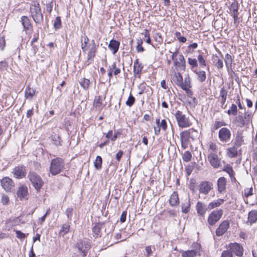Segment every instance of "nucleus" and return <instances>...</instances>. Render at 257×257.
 <instances>
[{"instance_id": "1", "label": "nucleus", "mask_w": 257, "mask_h": 257, "mask_svg": "<svg viewBox=\"0 0 257 257\" xmlns=\"http://www.w3.org/2000/svg\"><path fill=\"white\" fill-rule=\"evenodd\" d=\"M253 114L251 112H245L244 115H238L233 120V123L236 124L239 127L248 125L252 122Z\"/></svg>"}, {"instance_id": "2", "label": "nucleus", "mask_w": 257, "mask_h": 257, "mask_svg": "<svg viewBox=\"0 0 257 257\" xmlns=\"http://www.w3.org/2000/svg\"><path fill=\"white\" fill-rule=\"evenodd\" d=\"M64 166V160L61 158L53 159L50 163V172L52 175L55 176L59 174Z\"/></svg>"}, {"instance_id": "3", "label": "nucleus", "mask_w": 257, "mask_h": 257, "mask_svg": "<svg viewBox=\"0 0 257 257\" xmlns=\"http://www.w3.org/2000/svg\"><path fill=\"white\" fill-rule=\"evenodd\" d=\"M175 119L179 127L185 128L189 127L192 123L189 118L180 110H177L174 114Z\"/></svg>"}, {"instance_id": "4", "label": "nucleus", "mask_w": 257, "mask_h": 257, "mask_svg": "<svg viewBox=\"0 0 257 257\" xmlns=\"http://www.w3.org/2000/svg\"><path fill=\"white\" fill-rule=\"evenodd\" d=\"M31 16L37 24H41L43 21V17L39 3H34L31 7Z\"/></svg>"}, {"instance_id": "5", "label": "nucleus", "mask_w": 257, "mask_h": 257, "mask_svg": "<svg viewBox=\"0 0 257 257\" xmlns=\"http://www.w3.org/2000/svg\"><path fill=\"white\" fill-rule=\"evenodd\" d=\"M28 178L37 190H39L43 184L41 178L35 172H30L28 174Z\"/></svg>"}, {"instance_id": "6", "label": "nucleus", "mask_w": 257, "mask_h": 257, "mask_svg": "<svg viewBox=\"0 0 257 257\" xmlns=\"http://www.w3.org/2000/svg\"><path fill=\"white\" fill-rule=\"evenodd\" d=\"M223 215V210L219 209L213 211L208 216L207 222L210 225L213 226L217 222Z\"/></svg>"}, {"instance_id": "7", "label": "nucleus", "mask_w": 257, "mask_h": 257, "mask_svg": "<svg viewBox=\"0 0 257 257\" xmlns=\"http://www.w3.org/2000/svg\"><path fill=\"white\" fill-rule=\"evenodd\" d=\"M231 137L230 131L227 127L221 128L218 132V138L220 141L226 143L230 141Z\"/></svg>"}, {"instance_id": "8", "label": "nucleus", "mask_w": 257, "mask_h": 257, "mask_svg": "<svg viewBox=\"0 0 257 257\" xmlns=\"http://www.w3.org/2000/svg\"><path fill=\"white\" fill-rule=\"evenodd\" d=\"M228 249L238 257H241L243 253V248L240 244L234 242L230 243L228 246Z\"/></svg>"}, {"instance_id": "9", "label": "nucleus", "mask_w": 257, "mask_h": 257, "mask_svg": "<svg viewBox=\"0 0 257 257\" xmlns=\"http://www.w3.org/2000/svg\"><path fill=\"white\" fill-rule=\"evenodd\" d=\"M76 247L82 255L85 256L90 248V244L87 241L80 240L77 243Z\"/></svg>"}, {"instance_id": "10", "label": "nucleus", "mask_w": 257, "mask_h": 257, "mask_svg": "<svg viewBox=\"0 0 257 257\" xmlns=\"http://www.w3.org/2000/svg\"><path fill=\"white\" fill-rule=\"evenodd\" d=\"M199 193L207 195L213 188V184L208 181H202L198 186Z\"/></svg>"}, {"instance_id": "11", "label": "nucleus", "mask_w": 257, "mask_h": 257, "mask_svg": "<svg viewBox=\"0 0 257 257\" xmlns=\"http://www.w3.org/2000/svg\"><path fill=\"white\" fill-rule=\"evenodd\" d=\"M1 185L3 189L7 191L11 192L14 187L13 181L9 177H5L1 180Z\"/></svg>"}, {"instance_id": "12", "label": "nucleus", "mask_w": 257, "mask_h": 257, "mask_svg": "<svg viewBox=\"0 0 257 257\" xmlns=\"http://www.w3.org/2000/svg\"><path fill=\"white\" fill-rule=\"evenodd\" d=\"M13 173L16 178H23L25 177L26 175V167L23 165L16 166L14 169Z\"/></svg>"}, {"instance_id": "13", "label": "nucleus", "mask_w": 257, "mask_h": 257, "mask_svg": "<svg viewBox=\"0 0 257 257\" xmlns=\"http://www.w3.org/2000/svg\"><path fill=\"white\" fill-rule=\"evenodd\" d=\"M208 160L214 168H218L220 165V160L216 153H210L208 156Z\"/></svg>"}, {"instance_id": "14", "label": "nucleus", "mask_w": 257, "mask_h": 257, "mask_svg": "<svg viewBox=\"0 0 257 257\" xmlns=\"http://www.w3.org/2000/svg\"><path fill=\"white\" fill-rule=\"evenodd\" d=\"M230 223L228 220H226L222 221L218 227L216 229V234L218 236L222 235L224 233L226 232L228 228L229 227Z\"/></svg>"}, {"instance_id": "15", "label": "nucleus", "mask_w": 257, "mask_h": 257, "mask_svg": "<svg viewBox=\"0 0 257 257\" xmlns=\"http://www.w3.org/2000/svg\"><path fill=\"white\" fill-rule=\"evenodd\" d=\"M196 209L197 213L199 216H203L205 214L207 211L209 210V208H208V205H206L203 202L198 201L196 205Z\"/></svg>"}, {"instance_id": "16", "label": "nucleus", "mask_w": 257, "mask_h": 257, "mask_svg": "<svg viewBox=\"0 0 257 257\" xmlns=\"http://www.w3.org/2000/svg\"><path fill=\"white\" fill-rule=\"evenodd\" d=\"M190 139L187 130L183 131L180 133V139L182 148L185 149L188 147Z\"/></svg>"}, {"instance_id": "17", "label": "nucleus", "mask_w": 257, "mask_h": 257, "mask_svg": "<svg viewBox=\"0 0 257 257\" xmlns=\"http://www.w3.org/2000/svg\"><path fill=\"white\" fill-rule=\"evenodd\" d=\"M174 64L176 67H179L183 70L185 69L186 62L182 54L179 55L178 60L176 59L174 61Z\"/></svg>"}, {"instance_id": "18", "label": "nucleus", "mask_w": 257, "mask_h": 257, "mask_svg": "<svg viewBox=\"0 0 257 257\" xmlns=\"http://www.w3.org/2000/svg\"><path fill=\"white\" fill-rule=\"evenodd\" d=\"M119 45L120 43L118 41L113 39L110 41L108 48L113 54H115L119 49Z\"/></svg>"}, {"instance_id": "19", "label": "nucleus", "mask_w": 257, "mask_h": 257, "mask_svg": "<svg viewBox=\"0 0 257 257\" xmlns=\"http://www.w3.org/2000/svg\"><path fill=\"white\" fill-rule=\"evenodd\" d=\"M226 179L223 177H220L217 181L218 191L220 193H222L223 191H225L226 189Z\"/></svg>"}, {"instance_id": "20", "label": "nucleus", "mask_w": 257, "mask_h": 257, "mask_svg": "<svg viewBox=\"0 0 257 257\" xmlns=\"http://www.w3.org/2000/svg\"><path fill=\"white\" fill-rule=\"evenodd\" d=\"M22 24L23 26L24 30L26 32L27 30H29L32 29V26L30 23V20L27 16H23L21 18Z\"/></svg>"}, {"instance_id": "21", "label": "nucleus", "mask_w": 257, "mask_h": 257, "mask_svg": "<svg viewBox=\"0 0 257 257\" xmlns=\"http://www.w3.org/2000/svg\"><path fill=\"white\" fill-rule=\"evenodd\" d=\"M28 193V189L27 187L24 186H21L19 187L18 192L17 195L21 199H22L25 198Z\"/></svg>"}, {"instance_id": "22", "label": "nucleus", "mask_w": 257, "mask_h": 257, "mask_svg": "<svg viewBox=\"0 0 257 257\" xmlns=\"http://www.w3.org/2000/svg\"><path fill=\"white\" fill-rule=\"evenodd\" d=\"M243 137L241 134H237L234 139L233 143L234 146L237 148L240 147L243 143Z\"/></svg>"}, {"instance_id": "23", "label": "nucleus", "mask_w": 257, "mask_h": 257, "mask_svg": "<svg viewBox=\"0 0 257 257\" xmlns=\"http://www.w3.org/2000/svg\"><path fill=\"white\" fill-rule=\"evenodd\" d=\"M194 72L196 74L197 79L199 82H203L205 81V80L206 79V72L204 71L195 70Z\"/></svg>"}, {"instance_id": "24", "label": "nucleus", "mask_w": 257, "mask_h": 257, "mask_svg": "<svg viewBox=\"0 0 257 257\" xmlns=\"http://www.w3.org/2000/svg\"><path fill=\"white\" fill-rule=\"evenodd\" d=\"M238 153L237 148L233 145L232 147L227 149V155L229 158H234L237 156Z\"/></svg>"}, {"instance_id": "25", "label": "nucleus", "mask_w": 257, "mask_h": 257, "mask_svg": "<svg viewBox=\"0 0 257 257\" xmlns=\"http://www.w3.org/2000/svg\"><path fill=\"white\" fill-rule=\"evenodd\" d=\"M170 204L171 206H174L177 204H179V198L178 194L176 192H174L173 194L171 195L170 200Z\"/></svg>"}, {"instance_id": "26", "label": "nucleus", "mask_w": 257, "mask_h": 257, "mask_svg": "<svg viewBox=\"0 0 257 257\" xmlns=\"http://www.w3.org/2000/svg\"><path fill=\"white\" fill-rule=\"evenodd\" d=\"M224 202V200L222 199H218L216 200H215L212 202H210L208 204V208H209V210L213 209L216 207L219 206L221 205Z\"/></svg>"}, {"instance_id": "27", "label": "nucleus", "mask_w": 257, "mask_h": 257, "mask_svg": "<svg viewBox=\"0 0 257 257\" xmlns=\"http://www.w3.org/2000/svg\"><path fill=\"white\" fill-rule=\"evenodd\" d=\"M248 220L250 224L253 223L257 220V210H251L249 212L248 215Z\"/></svg>"}, {"instance_id": "28", "label": "nucleus", "mask_w": 257, "mask_h": 257, "mask_svg": "<svg viewBox=\"0 0 257 257\" xmlns=\"http://www.w3.org/2000/svg\"><path fill=\"white\" fill-rule=\"evenodd\" d=\"M181 256L182 257H194L196 256L197 251L196 249H191L187 251H181Z\"/></svg>"}, {"instance_id": "29", "label": "nucleus", "mask_w": 257, "mask_h": 257, "mask_svg": "<svg viewBox=\"0 0 257 257\" xmlns=\"http://www.w3.org/2000/svg\"><path fill=\"white\" fill-rule=\"evenodd\" d=\"M191 87H192V85H191V78L189 77V75L188 74L186 75V77L185 78L184 82H183V81H182L181 85L180 86V87L182 89H183V88L186 89V88Z\"/></svg>"}, {"instance_id": "30", "label": "nucleus", "mask_w": 257, "mask_h": 257, "mask_svg": "<svg viewBox=\"0 0 257 257\" xmlns=\"http://www.w3.org/2000/svg\"><path fill=\"white\" fill-rule=\"evenodd\" d=\"M173 80L174 83L180 87L182 82L183 81V77H182V75H181L180 73L177 72V73H175Z\"/></svg>"}, {"instance_id": "31", "label": "nucleus", "mask_w": 257, "mask_h": 257, "mask_svg": "<svg viewBox=\"0 0 257 257\" xmlns=\"http://www.w3.org/2000/svg\"><path fill=\"white\" fill-rule=\"evenodd\" d=\"M222 170L223 171L226 172V173H227L228 174V175L230 176V177L231 178V180L232 179H233L234 180L235 179V178L234 177V175H235L234 172L232 168L229 165H227L226 166H225Z\"/></svg>"}, {"instance_id": "32", "label": "nucleus", "mask_w": 257, "mask_h": 257, "mask_svg": "<svg viewBox=\"0 0 257 257\" xmlns=\"http://www.w3.org/2000/svg\"><path fill=\"white\" fill-rule=\"evenodd\" d=\"M35 93V90L34 89L28 86L25 91V97L27 99H31L33 98Z\"/></svg>"}, {"instance_id": "33", "label": "nucleus", "mask_w": 257, "mask_h": 257, "mask_svg": "<svg viewBox=\"0 0 257 257\" xmlns=\"http://www.w3.org/2000/svg\"><path fill=\"white\" fill-rule=\"evenodd\" d=\"M226 125V123L223 121H216L211 127L212 132H215L219 127Z\"/></svg>"}, {"instance_id": "34", "label": "nucleus", "mask_w": 257, "mask_h": 257, "mask_svg": "<svg viewBox=\"0 0 257 257\" xmlns=\"http://www.w3.org/2000/svg\"><path fill=\"white\" fill-rule=\"evenodd\" d=\"M70 230V224L69 223L64 224L59 231V235L64 236Z\"/></svg>"}, {"instance_id": "35", "label": "nucleus", "mask_w": 257, "mask_h": 257, "mask_svg": "<svg viewBox=\"0 0 257 257\" xmlns=\"http://www.w3.org/2000/svg\"><path fill=\"white\" fill-rule=\"evenodd\" d=\"M187 132L188 133L190 138L192 140H195V139H196L199 136V133L198 131L194 128H190L187 130Z\"/></svg>"}, {"instance_id": "36", "label": "nucleus", "mask_w": 257, "mask_h": 257, "mask_svg": "<svg viewBox=\"0 0 257 257\" xmlns=\"http://www.w3.org/2000/svg\"><path fill=\"white\" fill-rule=\"evenodd\" d=\"M224 62L225 66L227 69L228 68H231L233 62V59L232 58L231 56L228 53L226 54L224 58Z\"/></svg>"}, {"instance_id": "37", "label": "nucleus", "mask_w": 257, "mask_h": 257, "mask_svg": "<svg viewBox=\"0 0 257 257\" xmlns=\"http://www.w3.org/2000/svg\"><path fill=\"white\" fill-rule=\"evenodd\" d=\"M52 143L56 146H60L61 141L60 137L57 135H52L51 136Z\"/></svg>"}, {"instance_id": "38", "label": "nucleus", "mask_w": 257, "mask_h": 257, "mask_svg": "<svg viewBox=\"0 0 257 257\" xmlns=\"http://www.w3.org/2000/svg\"><path fill=\"white\" fill-rule=\"evenodd\" d=\"M228 115H236L237 113V106L235 104H232L229 109L227 112Z\"/></svg>"}, {"instance_id": "39", "label": "nucleus", "mask_w": 257, "mask_h": 257, "mask_svg": "<svg viewBox=\"0 0 257 257\" xmlns=\"http://www.w3.org/2000/svg\"><path fill=\"white\" fill-rule=\"evenodd\" d=\"M145 249L146 252V256L149 257L155 250V247L154 246L148 245L145 247Z\"/></svg>"}, {"instance_id": "40", "label": "nucleus", "mask_w": 257, "mask_h": 257, "mask_svg": "<svg viewBox=\"0 0 257 257\" xmlns=\"http://www.w3.org/2000/svg\"><path fill=\"white\" fill-rule=\"evenodd\" d=\"M190 206V201L188 199L186 203H183L182 205V212L185 213H188L189 211Z\"/></svg>"}, {"instance_id": "41", "label": "nucleus", "mask_w": 257, "mask_h": 257, "mask_svg": "<svg viewBox=\"0 0 257 257\" xmlns=\"http://www.w3.org/2000/svg\"><path fill=\"white\" fill-rule=\"evenodd\" d=\"M135 98L131 93L127 100H126L125 104L127 106L131 107L135 103Z\"/></svg>"}, {"instance_id": "42", "label": "nucleus", "mask_w": 257, "mask_h": 257, "mask_svg": "<svg viewBox=\"0 0 257 257\" xmlns=\"http://www.w3.org/2000/svg\"><path fill=\"white\" fill-rule=\"evenodd\" d=\"M143 67L142 64L134 66V72L135 75H140Z\"/></svg>"}, {"instance_id": "43", "label": "nucleus", "mask_w": 257, "mask_h": 257, "mask_svg": "<svg viewBox=\"0 0 257 257\" xmlns=\"http://www.w3.org/2000/svg\"><path fill=\"white\" fill-rule=\"evenodd\" d=\"M188 63L191 66V68L193 69L194 67H196L198 66L197 60L195 58H188Z\"/></svg>"}, {"instance_id": "44", "label": "nucleus", "mask_w": 257, "mask_h": 257, "mask_svg": "<svg viewBox=\"0 0 257 257\" xmlns=\"http://www.w3.org/2000/svg\"><path fill=\"white\" fill-rule=\"evenodd\" d=\"M183 160L185 162H189L191 160L192 155L189 151H186L183 155Z\"/></svg>"}, {"instance_id": "45", "label": "nucleus", "mask_w": 257, "mask_h": 257, "mask_svg": "<svg viewBox=\"0 0 257 257\" xmlns=\"http://www.w3.org/2000/svg\"><path fill=\"white\" fill-rule=\"evenodd\" d=\"M9 67L8 62L5 60L0 62V71L7 70Z\"/></svg>"}, {"instance_id": "46", "label": "nucleus", "mask_w": 257, "mask_h": 257, "mask_svg": "<svg viewBox=\"0 0 257 257\" xmlns=\"http://www.w3.org/2000/svg\"><path fill=\"white\" fill-rule=\"evenodd\" d=\"M54 27L56 30L59 29L61 27V21L60 17H57L53 24Z\"/></svg>"}, {"instance_id": "47", "label": "nucleus", "mask_w": 257, "mask_h": 257, "mask_svg": "<svg viewBox=\"0 0 257 257\" xmlns=\"http://www.w3.org/2000/svg\"><path fill=\"white\" fill-rule=\"evenodd\" d=\"M89 82V80L85 78H83L82 80H80V84L84 89H86L88 87Z\"/></svg>"}, {"instance_id": "48", "label": "nucleus", "mask_w": 257, "mask_h": 257, "mask_svg": "<svg viewBox=\"0 0 257 257\" xmlns=\"http://www.w3.org/2000/svg\"><path fill=\"white\" fill-rule=\"evenodd\" d=\"M197 59H198L199 63L201 67L206 66V61L202 55H199L197 57Z\"/></svg>"}, {"instance_id": "49", "label": "nucleus", "mask_w": 257, "mask_h": 257, "mask_svg": "<svg viewBox=\"0 0 257 257\" xmlns=\"http://www.w3.org/2000/svg\"><path fill=\"white\" fill-rule=\"evenodd\" d=\"M95 48L92 47L88 54V60L90 61L95 56Z\"/></svg>"}, {"instance_id": "50", "label": "nucleus", "mask_w": 257, "mask_h": 257, "mask_svg": "<svg viewBox=\"0 0 257 257\" xmlns=\"http://www.w3.org/2000/svg\"><path fill=\"white\" fill-rule=\"evenodd\" d=\"M175 36L180 42L185 43L187 41L186 38L185 37L182 36L180 32H176Z\"/></svg>"}, {"instance_id": "51", "label": "nucleus", "mask_w": 257, "mask_h": 257, "mask_svg": "<svg viewBox=\"0 0 257 257\" xmlns=\"http://www.w3.org/2000/svg\"><path fill=\"white\" fill-rule=\"evenodd\" d=\"M65 213L67 216L68 219L71 220L73 215V208H68L66 210Z\"/></svg>"}, {"instance_id": "52", "label": "nucleus", "mask_w": 257, "mask_h": 257, "mask_svg": "<svg viewBox=\"0 0 257 257\" xmlns=\"http://www.w3.org/2000/svg\"><path fill=\"white\" fill-rule=\"evenodd\" d=\"M227 95V91L224 88V87H222L221 88L220 90V97L221 98H226Z\"/></svg>"}, {"instance_id": "53", "label": "nucleus", "mask_w": 257, "mask_h": 257, "mask_svg": "<svg viewBox=\"0 0 257 257\" xmlns=\"http://www.w3.org/2000/svg\"><path fill=\"white\" fill-rule=\"evenodd\" d=\"M88 41V38L84 36H82L81 38V47L82 49L84 51L85 47L86 46V44L87 43V42Z\"/></svg>"}, {"instance_id": "54", "label": "nucleus", "mask_w": 257, "mask_h": 257, "mask_svg": "<svg viewBox=\"0 0 257 257\" xmlns=\"http://www.w3.org/2000/svg\"><path fill=\"white\" fill-rule=\"evenodd\" d=\"M143 44L142 40L138 41V45L136 47L137 50L138 52H142L144 51V48L142 46V44Z\"/></svg>"}, {"instance_id": "55", "label": "nucleus", "mask_w": 257, "mask_h": 257, "mask_svg": "<svg viewBox=\"0 0 257 257\" xmlns=\"http://www.w3.org/2000/svg\"><path fill=\"white\" fill-rule=\"evenodd\" d=\"M221 257H233L232 253L227 249L223 250L221 253Z\"/></svg>"}, {"instance_id": "56", "label": "nucleus", "mask_w": 257, "mask_h": 257, "mask_svg": "<svg viewBox=\"0 0 257 257\" xmlns=\"http://www.w3.org/2000/svg\"><path fill=\"white\" fill-rule=\"evenodd\" d=\"M9 197L5 194H3L2 196V203L4 205H7L9 203Z\"/></svg>"}, {"instance_id": "57", "label": "nucleus", "mask_w": 257, "mask_h": 257, "mask_svg": "<svg viewBox=\"0 0 257 257\" xmlns=\"http://www.w3.org/2000/svg\"><path fill=\"white\" fill-rule=\"evenodd\" d=\"M15 232L16 234L17 237H18V238L22 239L26 237V235L20 230H16Z\"/></svg>"}, {"instance_id": "58", "label": "nucleus", "mask_w": 257, "mask_h": 257, "mask_svg": "<svg viewBox=\"0 0 257 257\" xmlns=\"http://www.w3.org/2000/svg\"><path fill=\"white\" fill-rule=\"evenodd\" d=\"M160 127L162 128V129L164 131H166V130L167 128V121L165 119H162L161 120V123H160Z\"/></svg>"}, {"instance_id": "59", "label": "nucleus", "mask_w": 257, "mask_h": 257, "mask_svg": "<svg viewBox=\"0 0 257 257\" xmlns=\"http://www.w3.org/2000/svg\"><path fill=\"white\" fill-rule=\"evenodd\" d=\"M252 191V188L251 187L249 188L245 189L244 196L246 197H248V196L252 195L253 194Z\"/></svg>"}, {"instance_id": "60", "label": "nucleus", "mask_w": 257, "mask_h": 257, "mask_svg": "<svg viewBox=\"0 0 257 257\" xmlns=\"http://www.w3.org/2000/svg\"><path fill=\"white\" fill-rule=\"evenodd\" d=\"M238 9V4L236 3H232L229 7V10L231 12L236 11Z\"/></svg>"}, {"instance_id": "61", "label": "nucleus", "mask_w": 257, "mask_h": 257, "mask_svg": "<svg viewBox=\"0 0 257 257\" xmlns=\"http://www.w3.org/2000/svg\"><path fill=\"white\" fill-rule=\"evenodd\" d=\"M216 66L218 69H222L223 66V61L219 59H218L217 62L216 63Z\"/></svg>"}, {"instance_id": "62", "label": "nucleus", "mask_w": 257, "mask_h": 257, "mask_svg": "<svg viewBox=\"0 0 257 257\" xmlns=\"http://www.w3.org/2000/svg\"><path fill=\"white\" fill-rule=\"evenodd\" d=\"M191 87L186 88V89L183 88L182 89L183 90H185L187 95L190 97H192V95L193 94V93L192 91L190 89Z\"/></svg>"}, {"instance_id": "63", "label": "nucleus", "mask_w": 257, "mask_h": 257, "mask_svg": "<svg viewBox=\"0 0 257 257\" xmlns=\"http://www.w3.org/2000/svg\"><path fill=\"white\" fill-rule=\"evenodd\" d=\"M46 7L47 12L49 13H51L53 8L52 2H50L48 4H47Z\"/></svg>"}, {"instance_id": "64", "label": "nucleus", "mask_w": 257, "mask_h": 257, "mask_svg": "<svg viewBox=\"0 0 257 257\" xmlns=\"http://www.w3.org/2000/svg\"><path fill=\"white\" fill-rule=\"evenodd\" d=\"M217 145L216 144L213 143H210L209 144V149L212 151H215L217 150Z\"/></svg>"}]
</instances>
